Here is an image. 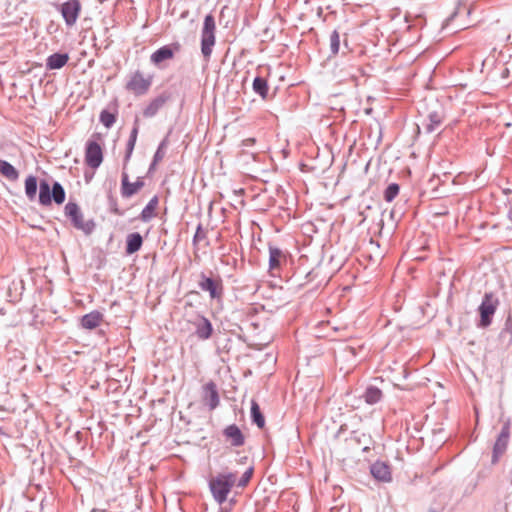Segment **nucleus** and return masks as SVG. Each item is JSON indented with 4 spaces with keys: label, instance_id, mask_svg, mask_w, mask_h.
I'll use <instances>...</instances> for the list:
<instances>
[{
    "label": "nucleus",
    "instance_id": "19",
    "mask_svg": "<svg viewBox=\"0 0 512 512\" xmlns=\"http://www.w3.org/2000/svg\"><path fill=\"white\" fill-rule=\"evenodd\" d=\"M68 60V54L55 53L47 58L46 66L50 70L60 69L67 64Z\"/></svg>",
    "mask_w": 512,
    "mask_h": 512
},
{
    "label": "nucleus",
    "instance_id": "29",
    "mask_svg": "<svg viewBox=\"0 0 512 512\" xmlns=\"http://www.w3.org/2000/svg\"><path fill=\"white\" fill-rule=\"evenodd\" d=\"M100 121L106 128H110L116 121V114L103 110L100 114Z\"/></svg>",
    "mask_w": 512,
    "mask_h": 512
},
{
    "label": "nucleus",
    "instance_id": "8",
    "mask_svg": "<svg viewBox=\"0 0 512 512\" xmlns=\"http://www.w3.org/2000/svg\"><path fill=\"white\" fill-rule=\"evenodd\" d=\"M181 50V44L178 42L172 43L170 45H165L156 50L151 54L150 60L156 65L160 66V64L164 61L171 60L174 58L176 52Z\"/></svg>",
    "mask_w": 512,
    "mask_h": 512
},
{
    "label": "nucleus",
    "instance_id": "25",
    "mask_svg": "<svg viewBox=\"0 0 512 512\" xmlns=\"http://www.w3.org/2000/svg\"><path fill=\"white\" fill-rule=\"evenodd\" d=\"M25 193L30 200H34L37 193V178L28 176L25 180Z\"/></svg>",
    "mask_w": 512,
    "mask_h": 512
},
{
    "label": "nucleus",
    "instance_id": "4",
    "mask_svg": "<svg viewBox=\"0 0 512 512\" xmlns=\"http://www.w3.org/2000/svg\"><path fill=\"white\" fill-rule=\"evenodd\" d=\"M216 23L211 14L206 15L201 31V52L206 60H209L213 46L216 43Z\"/></svg>",
    "mask_w": 512,
    "mask_h": 512
},
{
    "label": "nucleus",
    "instance_id": "39",
    "mask_svg": "<svg viewBox=\"0 0 512 512\" xmlns=\"http://www.w3.org/2000/svg\"><path fill=\"white\" fill-rule=\"evenodd\" d=\"M508 38H509V39H511V38H512V34H511V33L508 35Z\"/></svg>",
    "mask_w": 512,
    "mask_h": 512
},
{
    "label": "nucleus",
    "instance_id": "16",
    "mask_svg": "<svg viewBox=\"0 0 512 512\" xmlns=\"http://www.w3.org/2000/svg\"><path fill=\"white\" fill-rule=\"evenodd\" d=\"M203 388L205 392V399L208 400L210 409H215L219 404V395L216 384L211 381L206 383Z\"/></svg>",
    "mask_w": 512,
    "mask_h": 512
},
{
    "label": "nucleus",
    "instance_id": "30",
    "mask_svg": "<svg viewBox=\"0 0 512 512\" xmlns=\"http://www.w3.org/2000/svg\"><path fill=\"white\" fill-rule=\"evenodd\" d=\"M340 48V36L337 31H333L330 35V49L331 52L336 55Z\"/></svg>",
    "mask_w": 512,
    "mask_h": 512
},
{
    "label": "nucleus",
    "instance_id": "23",
    "mask_svg": "<svg viewBox=\"0 0 512 512\" xmlns=\"http://www.w3.org/2000/svg\"><path fill=\"white\" fill-rule=\"evenodd\" d=\"M0 173L9 180L15 181L19 177L18 171L7 161L0 160Z\"/></svg>",
    "mask_w": 512,
    "mask_h": 512
},
{
    "label": "nucleus",
    "instance_id": "11",
    "mask_svg": "<svg viewBox=\"0 0 512 512\" xmlns=\"http://www.w3.org/2000/svg\"><path fill=\"white\" fill-rule=\"evenodd\" d=\"M507 61H509V53L506 51H500L495 59L493 69L494 77L499 78L502 81H505L510 77Z\"/></svg>",
    "mask_w": 512,
    "mask_h": 512
},
{
    "label": "nucleus",
    "instance_id": "18",
    "mask_svg": "<svg viewBox=\"0 0 512 512\" xmlns=\"http://www.w3.org/2000/svg\"><path fill=\"white\" fill-rule=\"evenodd\" d=\"M103 321V315L98 311H93L89 314H86L81 319V325L85 329H95Z\"/></svg>",
    "mask_w": 512,
    "mask_h": 512
},
{
    "label": "nucleus",
    "instance_id": "3",
    "mask_svg": "<svg viewBox=\"0 0 512 512\" xmlns=\"http://www.w3.org/2000/svg\"><path fill=\"white\" fill-rule=\"evenodd\" d=\"M188 310H193V305L191 303H187L185 305L184 317L186 318L187 322L195 326V334L197 335V337L201 340H206L210 338L213 332L211 322L207 318L196 312L189 313Z\"/></svg>",
    "mask_w": 512,
    "mask_h": 512
},
{
    "label": "nucleus",
    "instance_id": "31",
    "mask_svg": "<svg viewBox=\"0 0 512 512\" xmlns=\"http://www.w3.org/2000/svg\"><path fill=\"white\" fill-rule=\"evenodd\" d=\"M399 193V186L397 184H390L385 192L384 198L386 201L391 202Z\"/></svg>",
    "mask_w": 512,
    "mask_h": 512
},
{
    "label": "nucleus",
    "instance_id": "9",
    "mask_svg": "<svg viewBox=\"0 0 512 512\" xmlns=\"http://www.w3.org/2000/svg\"><path fill=\"white\" fill-rule=\"evenodd\" d=\"M81 3L79 0H67L61 5V14L67 26H73L80 14Z\"/></svg>",
    "mask_w": 512,
    "mask_h": 512
},
{
    "label": "nucleus",
    "instance_id": "10",
    "mask_svg": "<svg viewBox=\"0 0 512 512\" xmlns=\"http://www.w3.org/2000/svg\"><path fill=\"white\" fill-rule=\"evenodd\" d=\"M86 164L91 168H97L103 161V152L101 146L94 141L87 143L85 152Z\"/></svg>",
    "mask_w": 512,
    "mask_h": 512
},
{
    "label": "nucleus",
    "instance_id": "17",
    "mask_svg": "<svg viewBox=\"0 0 512 512\" xmlns=\"http://www.w3.org/2000/svg\"><path fill=\"white\" fill-rule=\"evenodd\" d=\"M285 259V255L280 249L274 247L269 248V269L273 275L274 271L280 268L281 263L284 262Z\"/></svg>",
    "mask_w": 512,
    "mask_h": 512
},
{
    "label": "nucleus",
    "instance_id": "13",
    "mask_svg": "<svg viewBox=\"0 0 512 512\" xmlns=\"http://www.w3.org/2000/svg\"><path fill=\"white\" fill-rule=\"evenodd\" d=\"M199 286L202 290L209 292L211 298H220L222 295L223 288L220 280L202 276Z\"/></svg>",
    "mask_w": 512,
    "mask_h": 512
},
{
    "label": "nucleus",
    "instance_id": "15",
    "mask_svg": "<svg viewBox=\"0 0 512 512\" xmlns=\"http://www.w3.org/2000/svg\"><path fill=\"white\" fill-rule=\"evenodd\" d=\"M224 435L233 446H242L244 444V436L241 430L234 424L226 427Z\"/></svg>",
    "mask_w": 512,
    "mask_h": 512
},
{
    "label": "nucleus",
    "instance_id": "36",
    "mask_svg": "<svg viewBox=\"0 0 512 512\" xmlns=\"http://www.w3.org/2000/svg\"><path fill=\"white\" fill-rule=\"evenodd\" d=\"M136 133H137V130L135 129V130L133 131V139H132V141H131V143H130L131 147H133V144H134V141H135V137H136Z\"/></svg>",
    "mask_w": 512,
    "mask_h": 512
},
{
    "label": "nucleus",
    "instance_id": "22",
    "mask_svg": "<svg viewBox=\"0 0 512 512\" xmlns=\"http://www.w3.org/2000/svg\"><path fill=\"white\" fill-rule=\"evenodd\" d=\"M158 197L154 196L146 207L142 210L140 217L144 222H147L156 216V210L158 208Z\"/></svg>",
    "mask_w": 512,
    "mask_h": 512
},
{
    "label": "nucleus",
    "instance_id": "7",
    "mask_svg": "<svg viewBox=\"0 0 512 512\" xmlns=\"http://www.w3.org/2000/svg\"><path fill=\"white\" fill-rule=\"evenodd\" d=\"M65 214L71 219L75 228L82 230L85 233H90L93 230L94 223L84 219V216L77 204L71 202L66 204Z\"/></svg>",
    "mask_w": 512,
    "mask_h": 512
},
{
    "label": "nucleus",
    "instance_id": "5",
    "mask_svg": "<svg viewBox=\"0 0 512 512\" xmlns=\"http://www.w3.org/2000/svg\"><path fill=\"white\" fill-rule=\"evenodd\" d=\"M52 201L58 205L64 203L65 191L62 185L55 182L52 188H50V185L46 181L40 182L39 203L43 206H49Z\"/></svg>",
    "mask_w": 512,
    "mask_h": 512
},
{
    "label": "nucleus",
    "instance_id": "2",
    "mask_svg": "<svg viewBox=\"0 0 512 512\" xmlns=\"http://www.w3.org/2000/svg\"><path fill=\"white\" fill-rule=\"evenodd\" d=\"M152 83L153 75L136 70L128 76L125 88L133 95L141 96L150 90Z\"/></svg>",
    "mask_w": 512,
    "mask_h": 512
},
{
    "label": "nucleus",
    "instance_id": "34",
    "mask_svg": "<svg viewBox=\"0 0 512 512\" xmlns=\"http://www.w3.org/2000/svg\"><path fill=\"white\" fill-rule=\"evenodd\" d=\"M508 62V69H509V76L512 75V54L509 53V61Z\"/></svg>",
    "mask_w": 512,
    "mask_h": 512
},
{
    "label": "nucleus",
    "instance_id": "33",
    "mask_svg": "<svg viewBox=\"0 0 512 512\" xmlns=\"http://www.w3.org/2000/svg\"><path fill=\"white\" fill-rule=\"evenodd\" d=\"M506 328L510 333H512V314L509 315L506 320Z\"/></svg>",
    "mask_w": 512,
    "mask_h": 512
},
{
    "label": "nucleus",
    "instance_id": "6",
    "mask_svg": "<svg viewBox=\"0 0 512 512\" xmlns=\"http://www.w3.org/2000/svg\"><path fill=\"white\" fill-rule=\"evenodd\" d=\"M500 304L499 298L493 292L484 294L482 302L478 308L480 314L479 327L486 328L492 322V317L495 314Z\"/></svg>",
    "mask_w": 512,
    "mask_h": 512
},
{
    "label": "nucleus",
    "instance_id": "24",
    "mask_svg": "<svg viewBox=\"0 0 512 512\" xmlns=\"http://www.w3.org/2000/svg\"><path fill=\"white\" fill-rule=\"evenodd\" d=\"M251 417L253 422L259 427L265 426V418L260 410V407L256 401L251 402Z\"/></svg>",
    "mask_w": 512,
    "mask_h": 512
},
{
    "label": "nucleus",
    "instance_id": "32",
    "mask_svg": "<svg viewBox=\"0 0 512 512\" xmlns=\"http://www.w3.org/2000/svg\"><path fill=\"white\" fill-rule=\"evenodd\" d=\"M253 474V467H249L242 475L238 482V486L244 487L250 481Z\"/></svg>",
    "mask_w": 512,
    "mask_h": 512
},
{
    "label": "nucleus",
    "instance_id": "26",
    "mask_svg": "<svg viewBox=\"0 0 512 512\" xmlns=\"http://www.w3.org/2000/svg\"><path fill=\"white\" fill-rule=\"evenodd\" d=\"M165 103V99L162 97H158L154 99L144 110L143 114L145 117H152L154 116L158 110L163 106Z\"/></svg>",
    "mask_w": 512,
    "mask_h": 512
},
{
    "label": "nucleus",
    "instance_id": "28",
    "mask_svg": "<svg viewBox=\"0 0 512 512\" xmlns=\"http://www.w3.org/2000/svg\"><path fill=\"white\" fill-rule=\"evenodd\" d=\"M382 397V392L376 387H369L365 392V400L369 404L377 403Z\"/></svg>",
    "mask_w": 512,
    "mask_h": 512
},
{
    "label": "nucleus",
    "instance_id": "37",
    "mask_svg": "<svg viewBox=\"0 0 512 512\" xmlns=\"http://www.w3.org/2000/svg\"><path fill=\"white\" fill-rule=\"evenodd\" d=\"M434 122H436V124H440V120L434 119Z\"/></svg>",
    "mask_w": 512,
    "mask_h": 512
},
{
    "label": "nucleus",
    "instance_id": "35",
    "mask_svg": "<svg viewBox=\"0 0 512 512\" xmlns=\"http://www.w3.org/2000/svg\"><path fill=\"white\" fill-rule=\"evenodd\" d=\"M254 143H255V139L254 138H248V139H245L243 141V144L246 145V146L247 145H253Z\"/></svg>",
    "mask_w": 512,
    "mask_h": 512
},
{
    "label": "nucleus",
    "instance_id": "1",
    "mask_svg": "<svg viewBox=\"0 0 512 512\" xmlns=\"http://www.w3.org/2000/svg\"><path fill=\"white\" fill-rule=\"evenodd\" d=\"M236 483V475L234 473L219 474L210 481V489L215 500L222 504L226 501L231 488Z\"/></svg>",
    "mask_w": 512,
    "mask_h": 512
},
{
    "label": "nucleus",
    "instance_id": "20",
    "mask_svg": "<svg viewBox=\"0 0 512 512\" xmlns=\"http://www.w3.org/2000/svg\"><path fill=\"white\" fill-rule=\"evenodd\" d=\"M508 439H509V428H508V426H505L502 429V431L494 445V461L496 460L498 455L502 454L505 451V449L507 447Z\"/></svg>",
    "mask_w": 512,
    "mask_h": 512
},
{
    "label": "nucleus",
    "instance_id": "14",
    "mask_svg": "<svg viewBox=\"0 0 512 512\" xmlns=\"http://www.w3.org/2000/svg\"><path fill=\"white\" fill-rule=\"evenodd\" d=\"M371 474L375 479L383 482H389L392 479L389 465L382 461H377L371 466Z\"/></svg>",
    "mask_w": 512,
    "mask_h": 512
},
{
    "label": "nucleus",
    "instance_id": "21",
    "mask_svg": "<svg viewBox=\"0 0 512 512\" xmlns=\"http://www.w3.org/2000/svg\"><path fill=\"white\" fill-rule=\"evenodd\" d=\"M143 243L142 236L139 233H131L126 239V253L134 254L140 250Z\"/></svg>",
    "mask_w": 512,
    "mask_h": 512
},
{
    "label": "nucleus",
    "instance_id": "27",
    "mask_svg": "<svg viewBox=\"0 0 512 512\" xmlns=\"http://www.w3.org/2000/svg\"><path fill=\"white\" fill-rule=\"evenodd\" d=\"M253 89L256 93L265 98L268 93L267 81L261 77H256L253 81Z\"/></svg>",
    "mask_w": 512,
    "mask_h": 512
},
{
    "label": "nucleus",
    "instance_id": "38",
    "mask_svg": "<svg viewBox=\"0 0 512 512\" xmlns=\"http://www.w3.org/2000/svg\"><path fill=\"white\" fill-rule=\"evenodd\" d=\"M434 122H436V124H440V120L434 119Z\"/></svg>",
    "mask_w": 512,
    "mask_h": 512
},
{
    "label": "nucleus",
    "instance_id": "12",
    "mask_svg": "<svg viewBox=\"0 0 512 512\" xmlns=\"http://www.w3.org/2000/svg\"><path fill=\"white\" fill-rule=\"evenodd\" d=\"M144 187V181L138 178L135 182H130L127 173L122 174L121 194L125 198H129L138 193Z\"/></svg>",
    "mask_w": 512,
    "mask_h": 512
}]
</instances>
